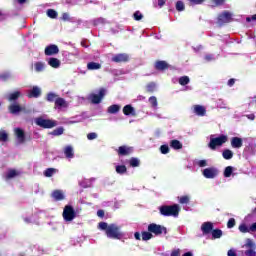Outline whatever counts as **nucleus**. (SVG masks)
<instances>
[{"instance_id":"nucleus-2","label":"nucleus","mask_w":256,"mask_h":256,"mask_svg":"<svg viewBox=\"0 0 256 256\" xmlns=\"http://www.w3.org/2000/svg\"><path fill=\"white\" fill-rule=\"evenodd\" d=\"M159 211L164 217H179V211H181V209L179 205L174 204L172 206H161Z\"/></svg>"},{"instance_id":"nucleus-19","label":"nucleus","mask_w":256,"mask_h":256,"mask_svg":"<svg viewBox=\"0 0 256 256\" xmlns=\"http://www.w3.org/2000/svg\"><path fill=\"white\" fill-rule=\"evenodd\" d=\"M119 155H130L133 153V147L121 146L118 149Z\"/></svg>"},{"instance_id":"nucleus-3","label":"nucleus","mask_w":256,"mask_h":256,"mask_svg":"<svg viewBox=\"0 0 256 256\" xmlns=\"http://www.w3.org/2000/svg\"><path fill=\"white\" fill-rule=\"evenodd\" d=\"M36 125L39 127H43L44 129H52V127H57V121L45 119L43 117L36 118L35 120Z\"/></svg>"},{"instance_id":"nucleus-10","label":"nucleus","mask_w":256,"mask_h":256,"mask_svg":"<svg viewBox=\"0 0 256 256\" xmlns=\"http://www.w3.org/2000/svg\"><path fill=\"white\" fill-rule=\"evenodd\" d=\"M231 21V13L224 12L218 16L219 25H223V23H229Z\"/></svg>"},{"instance_id":"nucleus-24","label":"nucleus","mask_w":256,"mask_h":256,"mask_svg":"<svg viewBox=\"0 0 256 256\" xmlns=\"http://www.w3.org/2000/svg\"><path fill=\"white\" fill-rule=\"evenodd\" d=\"M58 98L59 95L54 92H49L46 96V101H49V103H53V101H57Z\"/></svg>"},{"instance_id":"nucleus-47","label":"nucleus","mask_w":256,"mask_h":256,"mask_svg":"<svg viewBox=\"0 0 256 256\" xmlns=\"http://www.w3.org/2000/svg\"><path fill=\"white\" fill-rule=\"evenodd\" d=\"M10 78H11V74H9V73L0 74L1 81H8Z\"/></svg>"},{"instance_id":"nucleus-21","label":"nucleus","mask_w":256,"mask_h":256,"mask_svg":"<svg viewBox=\"0 0 256 256\" xmlns=\"http://www.w3.org/2000/svg\"><path fill=\"white\" fill-rule=\"evenodd\" d=\"M64 154L66 155L67 159H73V157H75L72 146H66L64 148Z\"/></svg>"},{"instance_id":"nucleus-13","label":"nucleus","mask_w":256,"mask_h":256,"mask_svg":"<svg viewBox=\"0 0 256 256\" xmlns=\"http://www.w3.org/2000/svg\"><path fill=\"white\" fill-rule=\"evenodd\" d=\"M21 175V171L15 170V169H9L6 173L5 179L6 181H9L11 179H15V177H19Z\"/></svg>"},{"instance_id":"nucleus-16","label":"nucleus","mask_w":256,"mask_h":256,"mask_svg":"<svg viewBox=\"0 0 256 256\" xmlns=\"http://www.w3.org/2000/svg\"><path fill=\"white\" fill-rule=\"evenodd\" d=\"M201 231L204 233V235H208V233L213 231V223L204 222L201 226Z\"/></svg>"},{"instance_id":"nucleus-9","label":"nucleus","mask_w":256,"mask_h":256,"mask_svg":"<svg viewBox=\"0 0 256 256\" xmlns=\"http://www.w3.org/2000/svg\"><path fill=\"white\" fill-rule=\"evenodd\" d=\"M44 53L48 57H51L53 55H57L59 53V46L55 45V44H50V45L45 47Z\"/></svg>"},{"instance_id":"nucleus-28","label":"nucleus","mask_w":256,"mask_h":256,"mask_svg":"<svg viewBox=\"0 0 256 256\" xmlns=\"http://www.w3.org/2000/svg\"><path fill=\"white\" fill-rule=\"evenodd\" d=\"M243 247L246 249H256V244L251 238H248L246 239V243Z\"/></svg>"},{"instance_id":"nucleus-42","label":"nucleus","mask_w":256,"mask_h":256,"mask_svg":"<svg viewBox=\"0 0 256 256\" xmlns=\"http://www.w3.org/2000/svg\"><path fill=\"white\" fill-rule=\"evenodd\" d=\"M222 235H223V231H221V230H213L212 231L213 239H221Z\"/></svg>"},{"instance_id":"nucleus-8","label":"nucleus","mask_w":256,"mask_h":256,"mask_svg":"<svg viewBox=\"0 0 256 256\" xmlns=\"http://www.w3.org/2000/svg\"><path fill=\"white\" fill-rule=\"evenodd\" d=\"M106 93H107V91L105 89H100L98 94H91L89 96V100L95 104L101 103V99H103V97H105Z\"/></svg>"},{"instance_id":"nucleus-60","label":"nucleus","mask_w":256,"mask_h":256,"mask_svg":"<svg viewBox=\"0 0 256 256\" xmlns=\"http://www.w3.org/2000/svg\"><path fill=\"white\" fill-rule=\"evenodd\" d=\"M155 3H158L160 7H163V5H165V0H154V4Z\"/></svg>"},{"instance_id":"nucleus-50","label":"nucleus","mask_w":256,"mask_h":256,"mask_svg":"<svg viewBox=\"0 0 256 256\" xmlns=\"http://www.w3.org/2000/svg\"><path fill=\"white\" fill-rule=\"evenodd\" d=\"M179 83L181 85H187L189 83V78L187 76H183L179 79Z\"/></svg>"},{"instance_id":"nucleus-62","label":"nucleus","mask_w":256,"mask_h":256,"mask_svg":"<svg viewBox=\"0 0 256 256\" xmlns=\"http://www.w3.org/2000/svg\"><path fill=\"white\" fill-rule=\"evenodd\" d=\"M215 5H223L225 3V0H213Z\"/></svg>"},{"instance_id":"nucleus-52","label":"nucleus","mask_w":256,"mask_h":256,"mask_svg":"<svg viewBox=\"0 0 256 256\" xmlns=\"http://www.w3.org/2000/svg\"><path fill=\"white\" fill-rule=\"evenodd\" d=\"M245 255H247V256H256V251H255V249L250 248V249L245 251Z\"/></svg>"},{"instance_id":"nucleus-37","label":"nucleus","mask_w":256,"mask_h":256,"mask_svg":"<svg viewBox=\"0 0 256 256\" xmlns=\"http://www.w3.org/2000/svg\"><path fill=\"white\" fill-rule=\"evenodd\" d=\"M148 101L153 109H157V105H158L157 97L151 96Z\"/></svg>"},{"instance_id":"nucleus-12","label":"nucleus","mask_w":256,"mask_h":256,"mask_svg":"<svg viewBox=\"0 0 256 256\" xmlns=\"http://www.w3.org/2000/svg\"><path fill=\"white\" fill-rule=\"evenodd\" d=\"M52 198L55 201H63L65 199V192L63 190H54L52 192Z\"/></svg>"},{"instance_id":"nucleus-11","label":"nucleus","mask_w":256,"mask_h":256,"mask_svg":"<svg viewBox=\"0 0 256 256\" xmlns=\"http://www.w3.org/2000/svg\"><path fill=\"white\" fill-rule=\"evenodd\" d=\"M15 136L20 143H25V131L21 128L14 129Z\"/></svg>"},{"instance_id":"nucleus-45","label":"nucleus","mask_w":256,"mask_h":256,"mask_svg":"<svg viewBox=\"0 0 256 256\" xmlns=\"http://www.w3.org/2000/svg\"><path fill=\"white\" fill-rule=\"evenodd\" d=\"M189 196H181L179 198V203H181L182 205H186L187 203H189Z\"/></svg>"},{"instance_id":"nucleus-32","label":"nucleus","mask_w":256,"mask_h":256,"mask_svg":"<svg viewBox=\"0 0 256 256\" xmlns=\"http://www.w3.org/2000/svg\"><path fill=\"white\" fill-rule=\"evenodd\" d=\"M35 71H37V73H41V72L45 71V63L37 62L35 64Z\"/></svg>"},{"instance_id":"nucleus-55","label":"nucleus","mask_w":256,"mask_h":256,"mask_svg":"<svg viewBox=\"0 0 256 256\" xmlns=\"http://www.w3.org/2000/svg\"><path fill=\"white\" fill-rule=\"evenodd\" d=\"M227 255L228 256H237V251L232 248V249L228 250Z\"/></svg>"},{"instance_id":"nucleus-18","label":"nucleus","mask_w":256,"mask_h":256,"mask_svg":"<svg viewBox=\"0 0 256 256\" xmlns=\"http://www.w3.org/2000/svg\"><path fill=\"white\" fill-rule=\"evenodd\" d=\"M194 113L196 115H199L200 117H205V113H207V110L205 109V107H203L201 105H195Z\"/></svg>"},{"instance_id":"nucleus-27","label":"nucleus","mask_w":256,"mask_h":256,"mask_svg":"<svg viewBox=\"0 0 256 256\" xmlns=\"http://www.w3.org/2000/svg\"><path fill=\"white\" fill-rule=\"evenodd\" d=\"M124 115H135V109L131 105H126L123 108Z\"/></svg>"},{"instance_id":"nucleus-40","label":"nucleus","mask_w":256,"mask_h":256,"mask_svg":"<svg viewBox=\"0 0 256 256\" xmlns=\"http://www.w3.org/2000/svg\"><path fill=\"white\" fill-rule=\"evenodd\" d=\"M116 173L123 175V173H127V167L125 165L116 166Z\"/></svg>"},{"instance_id":"nucleus-64","label":"nucleus","mask_w":256,"mask_h":256,"mask_svg":"<svg viewBox=\"0 0 256 256\" xmlns=\"http://www.w3.org/2000/svg\"><path fill=\"white\" fill-rule=\"evenodd\" d=\"M182 256H193V253L192 252H186Z\"/></svg>"},{"instance_id":"nucleus-49","label":"nucleus","mask_w":256,"mask_h":256,"mask_svg":"<svg viewBox=\"0 0 256 256\" xmlns=\"http://www.w3.org/2000/svg\"><path fill=\"white\" fill-rule=\"evenodd\" d=\"M176 9H177V11H183L185 9V4L181 1H178L176 3Z\"/></svg>"},{"instance_id":"nucleus-39","label":"nucleus","mask_w":256,"mask_h":256,"mask_svg":"<svg viewBox=\"0 0 256 256\" xmlns=\"http://www.w3.org/2000/svg\"><path fill=\"white\" fill-rule=\"evenodd\" d=\"M41 88L39 86H34L33 87V97L37 98V97H41Z\"/></svg>"},{"instance_id":"nucleus-43","label":"nucleus","mask_w":256,"mask_h":256,"mask_svg":"<svg viewBox=\"0 0 256 256\" xmlns=\"http://www.w3.org/2000/svg\"><path fill=\"white\" fill-rule=\"evenodd\" d=\"M153 234L151 232H143L142 233V240L143 241H149V239H152Z\"/></svg>"},{"instance_id":"nucleus-1","label":"nucleus","mask_w":256,"mask_h":256,"mask_svg":"<svg viewBox=\"0 0 256 256\" xmlns=\"http://www.w3.org/2000/svg\"><path fill=\"white\" fill-rule=\"evenodd\" d=\"M98 228L101 229V231H106V235L110 239H121V237H123L121 227L117 226V224L108 225L106 222H100Z\"/></svg>"},{"instance_id":"nucleus-38","label":"nucleus","mask_w":256,"mask_h":256,"mask_svg":"<svg viewBox=\"0 0 256 256\" xmlns=\"http://www.w3.org/2000/svg\"><path fill=\"white\" fill-rule=\"evenodd\" d=\"M8 140H9V135L7 134V132H5V130H1L0 131V141L5 143Z\"/></svg>"},{"instance_id":"nucleus-17","label":"nucleus","mask_w":256,"mask_h":256,"mask_svg":"<svg viewBox=\"0 0 256 256\" xmlns=\"http://www.w3.org/2000/svg\"><path fill=\"white\" fill-rule=\"evenodd\" d=\"M47 61L48 65H50V67H53V69H59L61 67V60L57 58H49Z\"/></svg>"},{"instance_id":"nucleus-4","label":"nucleus","mask_w":256,"mask_h":256,"mask_svg":"<svg viewBox=\"0 0 256 256\" xmlns=\"http://www.w3.org/2000/svg\"><path fill=\"white\" fill-rule=\"evenodd\" d=\"M228 139L229 138L225 135H221L219 137L212 138V139H210L209 147H210V149L215 150V149H217V147H221V145H223V143H227Z\"/></svg>"},{"instance_id":"nucleus-33","label":"nucleus","mask_w":256,"mask_h":256,"mask_svg":"<svg viewBox=\"0 0 256 256\" xmlns=\"http://www.w3.org/2000/svg\"><path fill=\"white\" fill-rule=\"evenodd\" d=\"M222 157H224L227 160L233 159V151H231L229 149L224 150L222 153Z\"/></svg>"},{"instance_id":"nucleus-20","label":"nucleus","mask_w":256,"mask_h":256,"mask_svg":"<svg viewBox=\"0 0 256 256\" xmlns=\"http://www.w3.org/2000/svg\"><path fill=\"white\" fill-rule=\"evenodd\" d=\"M22 108L19 104H12L9 106V112L12 113V115H17V113H21Z\"/></svg>"},{"instance_id":"nucleus-14","label":"nucleus","mask_w":256,"mask_h":256,"mask_svg":"<svg viewBox=\"0 0 256 256\" xmlns=\"http://www.w3.org/2000/svg\"><path fill=\"white\" fill-rule=\"evenodd\" d=\"M231 146L233 149H241V147H243V139L239 137H233L231 139Z\"/></svg>"},{"instance_id":"nucleus-56","label":"nucleus","mask_w":256,"mask_h":256,"mask_svg":"<svg viewBox=\"0 0 256 256\" xmlns=\"http://www.w3.org/2000/svg\"><path fill=\"white\" fill-rule=\"evenodd\" d=\"M247 23H251V21H255L256 22V14L252 15V16H248L246 18Z\"/></svg>"},{"instance_id":"nucleus-46","label":"nucleus","mask_w":256,"mask_h":256,"mask_svg":"<svg viewBox=\"0 0 256 256\" xmlns=\"http://www.w3.org/2000/svg\"><path fill=\"white\" fill-rule=\"evenodd\" d=\"M133 17H134L135 21H141V19H143V14L140 11H136L133 14Z\"/></svg>"},{"instance_id":"nucleus-41","label":"nucleus","mask_w":256,"mask_h":256,"mask_svg":"<svg viewBox=\"0 0 256 256\" xmlns=\"http://www.w3.org/2000/svg\"><path fill=\"white\" fill-rule=\"evenodd\" d=\"M65 131V129L63 127H59V128H56L55 130H53L51 132V135H54V136H59V135H63V132Z\"/></svg>"},{"instance_id":"nucleus-36","label":"nucleus","mask_w":256,"mask_h":256,"mask_svg":"<svg viewBox=\"0 0 256 256\" xmlns=\"http://www.w3.org/2000/svg\"><path fill=\"white\" fill-rule=\"evenodd\" d=\"M57 173V170L54 168H48L47 170L44 171L45 177H53Z\"/></svg>"},{"instance_id":"nucleus-15","label":"nucleus","mask_w":256,"mask_h":256,"mask_svg":"<svg viewBox=\"0 0 256 256\" xmlns=\"http://www.w3.org/2000/svg\"><path fill=\"white\" fill-rule=\"evenodd\" d=\"M114 63H123L124 61H129V55L127 54H118L112 57Z\"/></svg>"},{"instance_id":"nucleus-44","label":"nucleus","mask_w":256,"mask_h":256,"mask_svg":"<svg viewBox=\"0 0 256 256\" xmlns=\"http://www.w3.org/2000/svg\"><path fill=\"white\" fill-rule=\"evenodd\" d=\"M155 89H157V84H155L154 82H151L147 85V91H149L150 93H153Z\"/></svg>"},{"instance_id":"nucleus-58","label":"nucleus","mask_w":256,"mask_h":256,"mask_svg":"<svg viewBox=\"0 0 256 256\" xmlns=\"http://www.w3.org/2000/svg\"><path fill=\"white\" fill-rule=\"evenodd\" d=\"M197 165L200 167H207V160H200L198 161Z\"/></svg>"},{"instance_id":"nucleus-29","label":"nucleus","mask_w":256,"mask_h":256,"mask_svg":"<svg viewBox=\"0 0 256 256\" xmlns=\"http://www.w3.org/2000/svg\"><path fill=\"white\" fill-rule=\"evenodd\" d=\"M120 110H121V106L117 104H114L108 107V113H111V114L119 113Z\"/></svg>"},{"instance_id":"nucleus-30","label":"nucleus","mask_w":256,"mask_h":256,"mask_svg":"<svg viewBox=\"0 0 256 256\" xmlns=\"http://www.w3.org/2000/svg\"><path fill=\"white\" fill-rule=\"evenodd\" d=\"M170 147H172V149H183V144H181L179 140H172L170 142Z\"/></svg>"},{"instance_id":"nucleus-5","label":"nucleus","mask_w":256,"mask_h":256,"mask_svg":"<svg viewBox=\"0 0 256 256\" xmlns=\"http://www.w3.org/2000/svg\"><path fill=\"white\" fill-rule=\"evenodd\" d=\"M148 231L156 236L163 235V233L167 235V228L155 223H152L148 226Z\"/></svg>"},{"instance_id":"nucleus-51","label":"nucleus","mask_w":256,"mask_h":256,"mask_svg":"<svg viewBox=\"0 0 256 256\" xmlns=\"http://www.w3.org/2000/svg\"><path fill=\"white\" fill-rule=\"evenodd\" d=\"M160 151H161V153H162L163 155H167V153H169V146H167V145H162V146L160 147Z\"/></svg>"},{"instance_id":"nucleus-63","label":"nucleus","mask_w":256,"mask_h":256,"mask_svg":"<svg viewBox=\"0 0 256 256\" xmlns=\"http://www.w3.org/2000/svg\"><path fill=\"white\" fill-rule=\"evenodd\" d=\"M97 215H98V217H104L105 212L103 210H98Z\"/></svg>"},{"instance_id":"nucleus-25","label":"nucleus","mask_w":256,"mask_h":256,"mask_svg":"<svg viewBox=\"0 0 256 256\" xmlns=\"http://www.w3.org/2000/svg\"><path fill=\"white\" fill-rule=\"evenodd\" d=\"M21 97L20 91H15L13 93H10L8 96V101H17Z\"/></svg>"},{"instance_id":"nucleus-34","label":"nucleus","mask_w":256,"mask_h":256,"mask_svg":"<svg viewBox=\"0 0 256 256\" xmlns=\"http://www.w3.org/2000/svg\"><path fill=\"white\" fill-rule=\"evenodd\" d=\"M46 15L47 17H50V19H57L58 13L54 9H48Z\"/></svg>"},{"instance_id":"nucleus-6","label":"nucleus","mask_w":256,"mask_h":256,"mask_svg":"<svg viewBox=\"0 0 256 256\" xmlns=\"http://www.w3.org/2000/svg\"><path fill=\"white\" fill-rule=\"evenodd\" d=\"M63 217L65 221H73L75 218V209L71 205H66L64 207Z\"/></svg>"},{"instance_id":"nucleus-23","label":"nucleus","mask_w":256,"mask_h":256,"mask_svg":"<svg viewBox=\"0 0 256 256\" xmlns=\"http://www.w3.org/2000/svg\"><path fill=\"white\" fill-rule=\"evenodd\" d=\"M240 233H251V226H247L245 223H241L238 227Z\"/></svg>"},{"instance_id":"nucleus-7","label":"nucleus","mask_w":256,"mask_h":256,"mask_svg":"<svg viewBox=\"0 0 256 256\" xmlns=\"http://www.w3.org/2000/svg\"><path fill=\"white\" fill-rule=\"evenodd\" d=\"M202 175H204L206 179H215V177L219 175V170L213 167L206 168L203 170Z\"/></svg>"},{"instance_id":"nucleus-31","label":"nucleus","mask_w":256,"mask_h":256,"mask_svg":"<svg viewBox=\"0 0 256 256\" xmlns=\"http://www.w3.org/2000/svg\"><path fill=\"white\" fill-rule=\"evenodd\" d=\"M233 171H235V168H233L232 166L226 167L224 170V177L226 178L231 177V175H233Z\"/></svg>"},{"instance_id":"nucleus-53","label":"nucleus","mask_w":256,"mask_h":256,"mask_svg":"<svg viewBox=\"0 0 256 256\" xmlns=\"http://www.w3.org/2000/svg\"><path fill=\"white\" fill-rule=\"evenodd\" d=\"M235 225V218H230L227 223L228 229H233V226Z\"/></svg>"},{"instance_id":"nucleus-35","label":"nucleus","mask_w":256,"mask_h":256,"mask_svg":"<svg viewBox=\"0 0 256 256\" xmlns=\"http://www.w3.org/2000/svg\"><path fill=\"white\" fill-rule=\"evenodd\" d=\"M155 67H156V69H159V70L167 69V62L158 61V62H156Z\"/></svg>"},{"instance_id":"nucleus-61","label":"nucleus","mask_w":256,"mask_h":256,"mask_svg":"<svg viewBox=\"0 0 256 256\" xmlns=\"http://www.w3.org/2000/svg\"><path fill=\"white\" fill-rule=\"evenodd\" d=\"M62 19H63V21H69V14L68 13H64L62 15Z\"/></svg>"},{"instance_id":"nucleus-22","label":"nucleus","mask_w":256,"mask_h":256,"mask_svg":"<svg viewBox=\"0 0 256 256\" xmlns=\"http://www.w3.org/2000/svg\"><path fill=\"white\" fill-rule=\"evenodd\" d=\"M55 107H58L59 109L67 107V101L58 97L55 101Z\"/></svg>"},{"instance_id":"nucleus-48","label":"nucleus","mask_w":256,"mask_h":256,"mask_svg":"<svg viewBox=\"0 0 256 256\" xmlns=\"http://www.w3.org/2000/svg\"><path fill=\"white\" fill-rule=\"evenodd\" d=\"M130 165L131 167H139V159L137 158L130 159Z\"/></svg>"},{"instance_id":"nucleus-54","label":"nucleus","mask_w":256,"mask_h":256,"mask_svg":"<svg viewBox=\"0 0 256 256\" xmlns=\"http://www.w3.org/2000/svg\"><path fill=\"white\" fill-rule=\"evenodd\" d=\"M87 139H89V141H93V139H97V133L95 132L89 133L87 135Z\"/></svg>"},{"instance_id":"nucleus-26","label":"nucleus","mask_w":256,"mask_h":256,"mask_svg":"<svg viewBox=\"0 0 256 256\" xmlns=\"http://www.w3.org/2000/svg\"><path fill=\"white\" fill-rule=\"evenodd\" d=\"M87 69H89V71H95L97 69H101V64L97 62H90L87 64Z\"/></svg>"},{"instance_id":"nucleus-59","label":"nucleus","mask_w":256,"mask_h":256,"mask_svg":"<svg viewBox=\"0 0 256 256\" xmlns=\"http://www.w3.org/2000/svg\"><path fill=\"white\" fill-rule=\"evenodd\" d=\"M192 5H201L204 0H189Z\"/></svg>"},{"instance_id":"nucleus-57","label":"nucleus","mask_w":256,"mask_h":256,"mask_svg":"<svg viewBox=\"0 0 256 256\" xmlns=\"http://www.w3.org/2000/svg\"><path fill=\"white\" fill-rule=\"evenodd\" d=\"M171 256H181V250L180 249L173 250L171 253Z\"/></svg>"}]
</instances>
